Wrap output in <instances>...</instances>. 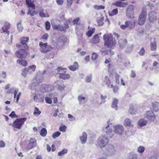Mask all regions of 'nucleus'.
I'll use <instances>...</instances> for the list:
<instances>
[{
	"mask_svg": "<svg viewBox=\"0 0 159 159\" xmlns=\"http://www.w3.org/2000/svg\"><path fill=\"white\" fill-rule=\"evenodd\" d=\"M110 138H111L114 135V133L119 135H121L122 134L124 130V127L122 125H117L113 127V131L112 129L110 128V125L108 124L105 128L103 129Z\"/></svg>",
	"mask_w": 159,
	"mask_h": 159,
	"instance_id": "1",
	"label": "nucleus"
},
{
	"mask_svg": "<svg viewBox=\"0 0 159 159\" xmlns=\"http://www.w3.org/2000/svg\"><path fill=\"white\" fill-rule=\"evenodd\" d=\"M40 47L39 50L40 52L43 53H46L48 52H50V56L47 55L46 57L47 58H53L54 56L53 52L50 51L52 49V47L49 45H48L47 43H43L42 42L39 43Z\"/></svg>",
	"mask_w": 159,
	"mask_h": 159,
	"instance_id": "2",
	"label": "nucleus"
},
{
	"mask_svg": "<svg viewBox=\"0 0 159 159\" xmlns=\"http://www.w3.org/2000/svg\"><path fill=\"white\" fill-rule=\"evenodd\" d=\"M103 39L104 41V45L109 48H112L116 45V40L113 38L112 35L111 34L104 35Z\"/></svg>",
	"mask_w": 159,
	"mask_h": 159,
	"instance_id": "3",
	"label": "nucleus"
},
{
	"mask_svg": "<svg viewBox=\"0 0 159 159\" xmlns=\"http://www.w3.org/2000/svg\"><path fill=\"white\" fill-rule=\"evenodd\" d=\"M43 77L42 75L41 72L39 71L37 73L36 77L34 78L32 80L31 88L33 89L34 87L38 86L43 80Z\"/></svg>",
	"mask_w": 159,
	"mask_h": 159,
	"instance_id": "4",
	"label": "nucleus"
},
{
	"mask_svg": "<svg viewBox=\"0 0 159 159\" xmlns=\"http://www.w3.org/2000/svg\"><path fill=\"white\" fill-rule=\"evenodd\" d=\"M116 153V150L114 146L111 144H109L106 148L105 153L107 156H114Z\"/></svg>",
	"mask_w": 159,
	"mask_h": 159,
	"instance_id": "5",
	"label": "nucleus"
},
{
	"mask_svg": "<svg viewBox=\"0 0 159 159\" xmlns=\"http://www.w3.org/2000/svg\"><path fill=\"white\" fill-rule=\"evenodd\" d=\"M109 139L105 136H100L97 142L101 148L104 147L108 143Z\"/></svg>",
	"mask_w": 159,
	"mask_h": 159,
	"instance_id": "6",
	"label": "nucleus"
},
{
	"mask_svg": "<svg viewBox=\"0 0 159 159\" xmlns=\"http://www.w3.org/2000/svg\"><path fill=\"white\" fill-rule=\"evenodd\" d=\"M26 120V118L17 119L14 122L13 125L15 128V130H16L15 129H20L22 125L24 124Z\"/></svg>",
	"mask_w": 159,
	"mask_h": 159,
	"instance_id": "7",
	"label": "nucleus"
},
{
	"mask_svg": "<svg viewBox=\"0 0 159 159\" xmlns=\"http://www.w3.org/2000/svg\"><path fill=\"white\" fill-rule=\"evenodd\" d=\"M29 38L28 37H23L20 39L21 44H17L16 47L18 48H24L25 49H27L29 47L27 45L26 42L28 41Z\"/></svg>",
	"mask_w": 159,
	"mask_h": 159,
	"instance_id": "8",
	"label": "nucleus"
},
{
	"mask_svg": "<svg viewBox=\"0 0 159 159\" xmlns=\"http://www.w3.org/2000/svg\"><path fill=\"white\" fill-rule=\"evenodd\" d=\"M147 16L146 12L144 11H142L138 19V24L140 26L143 25L145 22Z\"/></svg>",
	"mask_w": 159,
	"mask_h": 159,
	"instance_id": "9",
	"label": "nucleus"
},
{
	"mask_svg": "<svg viewBox=\"0 0 159 159\" xmlns=\"http://www.w3.org/2000/svg\"><path fill=\"white\" fill-rule=\"evenodd\" d=\"M126 14L129 18H134V6L132 5L128 6L126 9Z\"/></svg>",
	"mask_w": 159,
	"mask_h": 159,
	"instance_id": "10",
	"label": "nucleus"
},
{
	"mask_svg": "<svg viewBox=\"0 0 159 159\" xmlns=\"http://www.w3.org/2000/svg\"><path fill=\"white\" fill-rule=\"evenodd\" d=\"M134 22L127 20L125 22V24L120 25V27L121 29L125 30L127 28L129 29L132 28L134 27Z\"/></svg>",
	"mask_w": 159,
	"mask_h": 159,
	"instance_id": "11",
	"label": "nucleus"
},
{
	"mask_svg": "<svg viewBox=\"0 0 159 159\" xmlns=\"http://www.w3.org/2000/svg\"><path fill=\"white\" fill-rule=\"evenodd\" d=\"M57 95V93L55 92L48 93L46 94V97L45 98V102L46 103L51 104L52 103V101L51 98L54 97Z\"/></svg>",
	"mask_w": 159,
	"mask_h": 159,
	"instance_id": "12",
	"label": "nucleus"
},
{
	"mask_svg": "<svg viewBox=\"0 0 159 159\" xmlns=\"http://www.w3.org/2000/svg\"><path fill=\"white\" fill-rule=\"evenodd\" d=\"M19 50L17 51L16 53V55L19 58L22 59L26 57L27 56L26 52L24 48H20Z\"/></svg>",
	"mask_w": 159,
	"mask_h": 159,
	"instance_id": "13",
	"label": "nucleus"
},
{
	"mask_svg": "<svg viewBox=\"0 0 159 159\" xmlns=\"http://www.w3.org/2000/svg\"><path fill=\"white\" fill-rule=\"evenodd\" d=\"M62 82V80H57L55 82L56 86L57 89L61 92L63 91L65 88V86Z\"/></svg>",
	"mask_w": 159,
	"mask_h": 159,
	"instance_id": "14",
	"label": "nucleus"
},
{
	"mask_svg": "<svg viewBox=\"0 0 159 159\" xmlns=\"http://www.w3.org/2000/svg\"><path fill=\"white\" fill-rule=\"evenodd\" d=\"M145 117L151 121H154L155 118V116L152 111H147L145 114Z\"/></svg>",
	"mask_w": 159,
	"mask_h": 159,
	"instance_id": "15",
	"label": "nucleus"
},
{
	"mask_svg": "<svg viewBox=\"0 0 159 159\" xmlns=\"http://www.w3.org/2000/svg\"><path fill=\"white\" fill-rule=\"evenodd\" d=\"M41 90L43 92H49L53 90V86L52 85L43 84L42 85Z\"/></svg>",
	"mask_w": 159,
	"mask_h": 159,
	"instance_id": "16",
	"label": "nucleus"
},
{
	"mask_svg": "<svg viewBox=\"0 0 159 159\" xmlns=\"http://www.w3.org/2000/svg\"><path fill=\"white\" fill-rule=\"evenodd\" d=\"M157 19V13L154 11L150 12L148 14V19L151 22H153Z\"/></svg>",
	"mask_w": 159,
	"mask_h": 159,
	"instance_id": "17",
	"label": "nucleus"
},
{
	"mask_svg": "<svg viewBox=\"0 0 159 159\" xmlns=\"http://www.w3.org/2000/svg\"><path fill=\"white\" fill-rule=\"evenodd\" d=\"M44 97L42 94H36L34 96L33 99L35 101L42 102L44 101Z\"/></svg>",
	"mask_w": 159,
	"mask_h": 159,
	"instance_id": "18",
	"label": "nucleus"
},
{
	"mask_svg": "<svg viewBox=\"0 0 159 159\" xmlns=\"http://www.w3.org/2000/svg\"><path fill=\"white\" fill-rule=\"evenodd\" d=\"M36 145V140L34 139L31 138L30 140L28 146L29 149L32 148Z\"/></svg>",
	"mask_w": 159,
	"mask_h": 159,
	"instance_id": "19",
	"label": "nucleus"
},
{
	"mask_svg": "<svg viewBox=\"0 0 159 159\" xmlns=\"http://www.w3.org/2000/svg\"><path fill=\"white\" fill-rule=\"evenodd\" d=\"M129 112L131 114L136 115L139 113L140 111L137 107H134L130 108Z\"/></svg>",
	"mask_w": 159,
	"mask_h": 159,
	"instance_id": "20",
	"label": "nucleus"
},
{
	"mask_svg": "<svg viewBox=\"0 0 159 159\" xmlns=\"http://www.w3.org/2000/svg\"><path fill=\"white\" fill-rule=\"evenodd\" d=\"M113 5L117 7L123 8L127 6L128 5V3L126 2H122L119 1L116 2Z\"/></svg>",
	"mask_w": 159,
	"mask_h": 159,
	"instance_id": "21",
	"label": "nucleus"
},
{
	"mask_svg": "<svg viewBox=\"0 0 159 159\" xmlns=\"http://www.w3.org/2000/svg\"><path fill=\"white\" fill-rule=\"evenodd\" d=\"M124 125L125 126L133 127L134 124L131 120L129 118H126L124 120Z\"/></svg>",
	"mask_w": 159,
	"mask_h": 159,
	"instance_id": "22",
	"label": "nucleus"
},
{
	"mask_svg": "<svg viewBox=\"0 0 159 159\" xmlns=\"http://www.w3.org/2000/svg\"><path fill=\"white\" fill-rule=\"evenodd\" d=\"M127 41L125 39H121L118 41V44L120 48H122L125 47L127 43Z\"/></svg>",
	"mask_w": 159,
	"mask_h": 159,
	"instance_id": "23",
	"label": "nucleus"
},
{
	"mask_svg": "<svg viewBox=\"0 0 159 159\" xmlns=\"http://www.w3.org/2000/svg\"><path fill=\"white\" fill-rule=\"evenodd\" d=\"M80 140L82 144L85 143L87 139V134L84 132L83 133L82 135L80 137Z\"/></svg>",
	"mask_w": 159,
	"mask_h": 159,
	"instance_id": "24",
	"label": "nucleus"
},
{
	"mask_svg": "<svg viewBox=\"0 0 159 159\" xmlns=\"http://www.w3.org/2000/svg\"><path fill=\"white\" fill-rule=\"evenodd\" d=\"M39 15L41 17H49V16L47 12H44L42 9L40 10L39 11Z\"/></svg>",
	"mask_w": 159,
	"mask_h": 159,
	"instance_id": "25",
	"label": "nucleus"
},
{
	"mask_svg": "<svg viewBox=\"0 0 159 159\" xmlns=\"http://www.w3.org/2000/svg\"><path fill=\"white\" fill-rule=\"evenodd\" d=\"M59 77V78L63 80H66L69 79L70 77V76L69 74H66V73H60V75Z\"/></svg>",
	"mask_w": 159,
	"mask_h": 159,
	"instance_id": "26",
	"label": "nucleus"
},
{
	"mask_svg": "<svg viewBox=\"0 0 159 159\" xmlns=\"http://www.w3.org/2000/svg\"><path fill=\"white\" fill-rule=\"evenodd\" d=\"M118 102V100L116 98H114L113 100L111 107L115 109L116 110H117L118 106L117 104Z\"/></svg>",
	"mask_w": 159,
	"mask_h": 159,
	"instance_id": "27",
	"label": "nucleus"
},
{
	"mask_svg": "<svg viewBox=\"0 0 159 159\" xmlns=\"http://www.w3.org/2000/svg\"><path fill=\"white\" fill-rule=\"evenodd\" d=\"M152 109L153 111H157L159 110V102H155L152 103Z\"/></svg>",
	"mask_w": 159,
	"mask_h": 159,
	"instance_id": "28",
	"label": "nucleus"
},
{
	"mask_svg": "<svg viewBox=\"0 0 159 159\" xmlns=\"http://www.w3.org/2000/svg\"><path fill=\"white\" fill-rule=\"evenodd\" d=\"M68 68L70 70L75 71L78 69V63L77 62H75L73 65L69 66Z\"/></svg>",
	"mask_w": 159,
	"mask_h": 159,
	"instance_id": "29",
	"label": "nucleus"
},
{
	"mask_svg": "<svg viewBox=\"0 0 159 159\" xmlns=\"http://www.w3.org/2000/svg\"><path fill=\"white\" fill-rule=\"evenodd\" d=\"M89 26L88 27V29H89V30L86 33V35L88 37H91L95 31V28H90L89 29Z\"/></svg>",
	"mask_w": 159,
	"mask_h": 159,
	"instance_id": "30",
	"label": "nucleus"
},
{
	"mask_svg": "<svg viewBox=\"0 0 159 159\" xmlns=\"http://www.w3.org/2000/svg\"><path fill=\"white\" fill-rule=\"evenodd\" d=\"M17 62L20 65L25 66L27 65V62L25 60L18 59L17 60Z\"/></svg>",
	"mask_w": 159,
	"mask_h": 159,
	"instance_id": "31",
	"label": "nucleus"
},
{
	"mask_svg": "<svg viewBox=\"0 0 159 159\" xmlns=\"http://www.w3.org/2000/svg\"><path fill=\"white\" fill-rule=\"evenodd\" d=\"M98 34L95 35L92 40L91 43L94 44H97L99 42V37L98 36Z\"/></svg>",
	"mask_w": 159,
	"mask_h": 159,
	"instance_id": "32",
	"label": "nucleus"
},
{
	"mask_svg": "<svg viewBox=\"0 0 159 159\" xmlns=\"http://www.w3.org/2000/svg\"><path fill=\"white\" fill-rule=\"evenodd\" d=\"M26 3L29 7H31L32 9H35V5L31 0H26Z\"/></svg>",
	"mask_w": 159,
	"mask_h": 159,
	"instance_id": "33",
	"label": "nucleus"
},
{
	"mask_svg": "<svg viewBox=\"0 0 159 159\" xmlns=\"http://www.w3.org/2000/svg\"><path fill=\"white\" fill-rule=\"evenodd\" d=\"M147 123V121L145 119H140L138 122V123L139 125L140 126H145Z\"/></svg>",
	"mask_w": 159,
	"mask_h": 159,
	"instance_id": "34",
	"label": "nucleus"
},
{
	"mask_svg": "<svg viewBox=\"0 0 159 159\" xmlns=\"http://www.w3.org/2000/svg\"><path fill=\"white\" fill-rule=\"evenodd\" d=\"M157 45L155 40L151 41V49L152 51H155L156 49Z\"/></svg>",
	"mask_w": 159,
	"mask_h": 159,
	"instance_id": "35",
	"label": "nucleus"
},
{
	"mask_svg": "<svg viewBox=\"0 0 159 159\" xmlns=\"http://www.w3.org/2000/svg\"><path fill=\"white\" fill-rule=\"evenodd\" d=\"M78 100L81 104H84L86 102L85 98L82 96L80 95L78 97Z\"/></svg>",
	"mask_w": 159,
	"mask_h": 159,
	"instance_id": "36",
	"label": "nucleus"
},
{
	"mask_svg": "<svg viewBox=\"0 0 159 159\" xmlns=\"http://www.w3.org/2000/svg\"><path fill=\"white\" fill-rule=\"evenodd\" d=\"M102 53H104L105 54L109 55L110 57H111L114 54V52L111 50H110L107 51H101Z\"/></svg>",
	"mask_w": 159,
	"mask_h": 159,
	"instance_id": "37",
	"label": "nucleus"
},
{
	"mask_svg": "<svg viewBox=\"0 0 159 159\" xmlns=\"http://www.w3.org/2000/svg\"><path fill=\"white\" fill-rule=\"evenodd\" d=\"M29 72V69L25 68L22 71L21 75L24 77H26Z\"/></svg>",
	"mask_w": 159,
	"mask_h": 159,
	"instance_id": "38",
	"label": "nucleus"
},
{
	"mask_svg": "<svg viewBox=\"0 0 159 159\" xmlns=\"http://www.w3.org/2000/svg\"><path fill=\"white\" fill-rule=\"evenodd\" d=\"M104 82L105 83L108 87H109L110 84V81L109 80L108 77L107 76H105V80H104Z\"/></svg>",
	"mask_w": 159,
	"mask_h": 159,
	"instance_id": "39",
	"label": "nucleus"
},
{
	"mask_svg": "<svg viewBox=\"0 0 159 159\" xmlns=\"http://www.w3.org/2000/svg\"><path fill=\"white\" fill-rule=\"evenodd\" d=\"M137 155L136 154L131 153L128 157L127 159H137Z\"/></svg>",
	"mask_w": 159,
	"mask_h": 159,
	"instance_id": "40",
	"label": "nucleus"
},
{
	"mask_svg": "<svg viewBox=\"0 0 159 159\" xmlns=\"http://www.w3.org/2000/svg\"><path fill=\"white\" fill-rule=\"evenodd\" d=\"M144 150L145 148L143 146H140L138 148L137 152L140 153H142L144 152Z\"/></svg>",
	"mask_w": 159,
	"mask_h": 159,
	"instance_id": "41",
	"label": "nucleus"
},
{
	"mask_svg": "<svg viewBox=\"0 0 159 159\" xmlns=\"http://www.w3.org/2000/svg\"><path fill=\"white\" fill-rule=\"evenodd\" d=\"M118 12L117 9H115L112 10L111 12L109 13V16H112L116 15Z\"/></svg>",
	"mask_w": 159,
	"mask_h": 159,
	"instance_id": "42",
	"label": "nucleus"
},
{
	"mask_svg": "<svg viewBox=\"0 0 159 159\" xmlns=\"http://www.w3.org/2000/svg\"><path fill=\"white\" fill-rule=\"evenodd\" d=\"M40 134L41 136L44 137L47 134V130L45 128H43L40 131Z\"/></svg>",
	"mask_w": 159,
	"mask_h": 159,
	"instance_id": "43",
	"label": "nucleus"
},
{
	"mask_svg": "<svg viewBox=\"0 0 159 159\" xmlns=\"http://www.w3.org/2000/svg\"><path fill=\"white\" fill-rule=\"evenodd\" d=\"M67 150L66 149H64L62 150L61 151L59 152L58 153L59 156H61L63 155L66 154L67 152Z\"/></svg>",
	"mask_w": 159,
	"mask_h": 159,
	"instance_id": "44",
	"label": "nucleus"
},
{
	"mask_svg": "<svg viewBox=\"0 0 159 159\" xmlns=\"http://www.w3.org/2000/svg\"><path fill=\"white\" fill-rule=\"evenodd\" d=\"M17 26L18 30L19 32H22L23 30V28L21 25V23L20 22L18 23L17 24Z\"/></svg>",
	"mask_w": 159,
	"mask_h": 159,
	"instance_id": "45",
	"label": "nucleus"
},
{
	"mask_svg": "<svg viewBox=\"0 0 159 159\" xmlns=\"http://www.w3.org/2000/svg\"><path fill=\"white\" fill-rule=\"evenodd\" d=\"M56 70L58 72V73L60 75V73H66V69L64 68H62L59 67L56 69Z\"/></svg>",
	"mask_w": 159,
	"mask_h": 159,
	"instance_id": "46",
	"label": "nucleus"
},
{
	"mask_svg": "<svg viewBox=\"0 0 159 159\" xmlns=\"http://www.w3.org/2000/svg\"><path fill=\"white\" fill-rule=\"evenodd\" d=\"M41 113V112L39 111V109L37 107H35L34 111V114L36 116L39 115Z\"/></svg>",
	"mask_w": 159,
	"mask_h": 159,
	"instance_id": "47",
	"label": "nucleus"
},
{
	"mask_svg": "<svg viewBox=\"0 0 159 159\" xmlns=\"http://www.w3.org/2000/svg\"><path fill=\"white\" fill-rule=\"evenodd\" d=\"M61 133L59 131H57L54 133L52 135V138L55 139L57 137H59L61 134Z\"/></svg>",
	"mask_w": 159,
	"mask_h": 159,
	"instance_id": "48",
	"label": "nucleus"
},
{
	"mask_svg": "<svg viewBox=\"0 0 159 159\" xmlns=\"http://www.w3.org/2000/svg\"><path fill=\"white\" fill-rule=\"evenodd\" d=\"M92 76L91 75H88L86 78L85 81L86 82L89 83L92 80Z\"/></svg>",
	"mask_w": 159,
	"mask_h": 159,
	"instance_id": "49",
	"label": "nucleus"
},
{
	"mask_svg": "<svg viewBox=\"0 0 159 159\" xmlns=\"http://www.w3.org/2000/svg\"><path fill=\"white\" fill-rule=\"evenodd\" d=\"M107 96H103L102 94L101 95V104L104 103L105 102V99L106 98Z\"/></svg>",
	"mask_w": 159,
	"mask_h": 159,
	"instance_id": "50",
	"label": "nucleus"
},
{
	"mask_svg": "<svg viewBox=\"0 0 159 159\" xmlns=\"http://www.w3.org/2000/svg\"><path fill=\"white\" fill-rule=\"evenodd\" d=\"M46 29L47 30H50V24L48 21H47L45 23Z\"/></svg>",
	"mask_w": 159,
	"mask_h": 159,
	"instance_id": "51",
	"label": "nucleus"
},
{
	"mask_svg": "<svg viewBox=\"0 0 159 159\" xmlns=\"http://www.w3.org/2000/svg\"><path fill=\"white\" fill-rule=\"evenodd\" d=\"M66 127L65 125L61 126L59 128V130L61 132H65L66 131Z\"/></svg>",
	"mask_w": 159,
	"mask_h": 159,
	"instance_id": "52",
	"label": "nucleus"
},
{
	"mask_svg": "<svg viewBox=\"0 0 159 159\" xmlns=\"http://www.w3.org/2000/svg\"><path fill=\"white\" fill-rule=\"evenodd\" d=\"M94 8L96 10L103 9H104V7L102 5L95 6H94Z\"/></svg>",
	"mask_w": 159,
	"mask_h": 159,
	"instance_id": "53",
	"label": "nucleus"
},
{
	"mask_svg": "<svg viewBox=\"0 0 159 159\" xmlns=\"http://www.w3.org/2000/svg\"><path fill=\"white\" fill-rule=\"evenodd\" d=\"M98 55L95 53H93L91 57V59L93 60H95L98 57Z\"/></svg>",
	"mask_w": 159,
	"mask_h": 159,
	"instance_id": "54",
	"label": "nucleus"
},
{
	"mask_svg": "<svg viewBox=\"0 0 159 159\" xmlns=\"http://www.w3.org/2000/svg\"><path fill=\"white\" fill-rule=\"evenodd\" d=\"M145 51L143 48H142L141 49L140 51L139 52V54L141 56H143L145 53Z\"/></svg>",
	"mask_w": 159,
	"mask_h": 159,
	"instance_id": "55",
	"label": "nucleus"
},
{
	"mask_svg": "<svg viewBox=\"0 0 159 159\" xmlns=\"http://www.w3.org/2000/svg\"><path fill=\"white\" fill-rule=\"evenodd\" d=\"M152 25L150 23H147L145 25V28L147 30H150L151 29L152 27Z\"/></svg>",
	"mask_w": 159,
	"mask_h": 159,
	"instance_id": "56",
	"label": "nucleus"
},
{
	"mask_svg": "<svg viewBox=\"0 0 159 159\" xmlns=\"http://www.w3.org/2000/svg\"><path fill=\"white\" fill-rule=\"evenodd\" d=\"M36 66L34 65H32L31 66H29L28 69H29V70L31 69L33 71H34L36 69Z\"/></svg>",
	"mask_w": 159,
	"mask_h": 159,
	"instance_id": "57",
	"label": "nucleus"
},
{
	"mask_svg": "<svg viewBox=\"0 0 159 159\" xmlns=\"http://www.w3.org/2000/svg\"><path fill=\"white\" fill-rule=\"evenodd\" d=\"M9 116L12 118H16L17 117V116L15 114V112L14 111H12L11 114H9Z\"/></svg>",
	"mask_w": 159,
	"mask_h": 159,
	"instance_id": "58",
	"label": "nucleus"
},
{
	"mask_svg": "<svg viewBox=\"0 0 159 159\" xmlns=\"http://www.w3.org/2000/svg\"><path fill=\"white\" fill-rule=\"evenodd\" d=\"M15 89L14 88H11L9 90H8L7 91V93L8 94L12 93L14 92L15 90Z\"/></svg>",
	"mask_w": 159,
	"mask_h": 159,
	"instance_id": "59",
	"label": "nucleus"
},
{
	"mask_svg": "<svg viewBox=\"0 0 159 159\" xmlns=\"http://www.w3.org/2000/svg\"><path fill=\"white\" fill-rule=\"evenodd\" d=\"M73 0H67V6L69 7L72 5Z\"/></svg>",
	"mask_w": 159,
	"mask_h": 159,
	"instance_id": "60",
	"label": "nucleus"
},
{
	"mask_svg": "<svg viewBox=\"0 0 159 159\" xmlns=\"http://www.w3.org/2000/svg\"><path fill=\"white\" fill-rule=\"evenodd\" d=\"M68 117L70 121H72L73 120H75V117L71 114H69L68 115Z\"/></svg>",
	"mask_w": 159,
	"mask_h": 159,
	"instance_id": "61",
	"label": "nucleus"
},
{
	"mask_svg": "<svg viewBox=\"0 0 159 159\" xmlns=\"http://www.w3.org/2000/svg\"><path fill=\"white\" fill-rule=\"evenodd\" d=\"M64 2V0H56V2L59 5H62Z\"/></svg>",
	"mask_w": 159,
	"mask_h": 159,
	"instance_id": "62",
	"label": "nucleus"
},
{
	"mask_svg": "<svg viewBox=\"0 0 159 159\" xmlns=\"http://www.w3.org/2000/svg\"><path fill=\"white\" fill-rule=\"evenodd\" d=\"M48 35L47 33L44 34L42 37V38L43 39H47L48 38Z\"/></svg>",
	"mask_w": 159,
	"mask_h": 159,
	"instance_id": "63",
	"label": "nucleus"
},
{
	"mask_svg": "<svg viewBox=\"0 0 159 159\" xmlns=\"http://www.w3.org/2000/svg\"><path fill=\"white\" fill-rule=\"evenodd\" d=\"M136 76L135 72L133 70L131 71L130 73V76L132 78H134Z\"/></svg>",
	"mask_w": 159,
	"mask_h": 159,
	"instance_id": "64",
	"label": "nucleus"
}]
</instances>
